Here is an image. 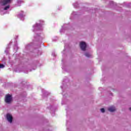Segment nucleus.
Segmentation results:
<instances>
[{"instance_id": "nucleus-1", "label": "nucleus", "mask_w": 131, "mask_h": 131, "mask_svg": "<svg viewBox=\"0 0 131 131\" xmlns=\"http://www.w3.org/2000/svg\"><path fill=\"white\" fill-rule=\"evenodd\" d=\"M5 102L7 104H10L12 102V95L7 94L5 96Z\"/></svg>"}, {"instance_id": "nucleus-2", "label": "nucleus", "mask_w": 131, "mask_h": 131, "mask_svg": "<svg viewBox=\"0 0 131 131\" xmlns=\"http://www.w3.org/2000/svg\"><path fill=\"white\" fill-rule=\"evenodd\" d=\"M12 3V0H1L0 4L1 6H6L7 5H9Z\"/></svg>"}, {"instance_id": "nucleus-3", "label": "nucleus", "mask_w": 131, "mask_h": 131, "mask_svg": "<svg viewBox=\"0 0 131 131\" xmlns=\"http://www.w3.org/2000/svg\"><path fill=\"white\" fill-rule=\"evenodd\" d=\"M80 47L82 51H85V48H86V44L85 42H80Z\"/></svg>"}, {"instance_id": "nucleus-4", "label": "nucleus", "mask_w": 131, "mask_h": 131, "mask_svg": "<svg viewBox=\"0 0 131 131\" xmlns=\"http://www.w3.org/2000/svg\"><path fill=\"white\" fill-rule=\"evenodd\" d=\"M7 119L9 122L11 123V122L13 121V116H12V115L10 114H7Z\"/></svg>"}, {"instance_id": "nucleus-5", "label": "nucleus", "mask_w": 131, "mask_h": 131, "mask_svg": "<svg viewBox=\"0 0 131 131\" xmlns=\"http://www.w3.org/2000/svg\"><path fill=\"white\" fill-rule=\"evenodd\" d=\"M115 110V107L114 106H111L108 108V111H110V112H114Z\"/></svg>"}, {"instance_id": "nucleus-6", "label": "nucleus", "mask_w": 131, "mask_h": 131, "mask_svg": "<svg viewBox=\"0 0 131 131\" xmlns=\"http://www.w3.org/2000/svg\"><path fill=\"white\" fill-rule=\"evenodd\" d=\"M10 9V5H8L7 6H6V7H5L4 8V10H5V11H6V10H8V9Z\"/></svg>"}, {"instance_id": "nucleus-7", "label": "nucleus", "mask_w": 131, "mask_h": 131, "mask_svg": "<svg viewBox=\"0 0 131 131\" xmlns=\"http://www.w3.org/2000/svg\"><path fill=\"white\" fill-rule=\"evenodd\" d=\"M100 111H101V112H102V113H104V112H105V109H104V108H101V109L100 110Z\"/></svg>"}, {"instance_id": "nucleus-8", "label": "nucleus", "mask_w": 131, "mask_h": 131, "mask_svg": "<svg viewBox=\"0 0 131 131\" xmlns=\"http://www.w3.org/2000/svg\"><path fill=\"white\" fill-rule=\"evenodd\" d=\"M5 66L4 64H0V68H4Z\"/></svg>"}, {"instance_id": "nucleus-9", "label": "nucleus", "mask_w": 131, "mask_h": 131, "mask_svg": "<svg viewBox=\"0 0 131 131\" xmlns=\"http://www.w3.org/2000/svg\"><path fill=\"white\" fill-rule=\"evenodd\" d=\"M85 55L86 57H90V54H89V53H86Z\"/></svg>"}, {"instance_id": "nucleus-10", "label": "nucleus", "mask_w": 131, "mask_h": 131, "mask_svg": "<svg viewBox=\"0 0 131 131\" xmlns=\"http://www.w3.org/2000/svg\"><path fill=\"white\" fill-rule=\"evenodd\" d=\"M129 110H130V111H131V107H130V108H129Z\"/></svg>"}]
</instances>
